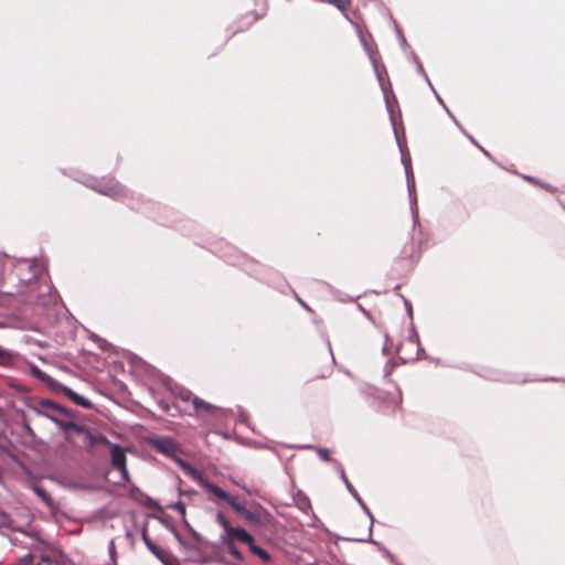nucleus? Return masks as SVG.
<instances>
[{
  "instance_id": "nucleus-34",
  "label": "nucleus",
  "mask_w": 565,
  "mask_h": 565,
  "mask_svg": "<svg viewBox=\"0 0 565 565\" xmlns=\"http://www.w3.org/2000/svg\"><path fill=\"white\" fill-rule=\"evenodd\" d=\"M342 15L351 23L355 31L356 26H362L360 24V21H362V17L359 12L350 13L349 9H347V13Z\"/></svg>"
},
{
  "instance_id": "nucleus-62",
  "label": "nucleus",
  "mask_w": 565,
  "mask_h": 565,
  "mask_svg": "<svg viewBox=\"0 0 565 565\" xmlns=\"http://www.w3.org/2000/svg\"><path fill=\"white\" fill-rule=\"evenodd\" d=\"M21 565H40V564H33V558L31 555L25 556L21 559Z\"/></svg>"
},
{
  "instance_id": "nucleus-26",
  "label": "nucleus",
  "mask_w": 565,
  "mask_h": 565,
  "mask_svg": "<svg viewBox=\"0 0 565 565\" xmlns=\"http://www.w3.org/2000/svg\"><path fill=\"white\" fill-rule=\"evenodd\" d=\"M334 468L340 477V479L342 480V482L344 483L349 494H359V492L356 491V489L354 488V486L351 483V481L348 479L347 475H345V470L343 468V466L339 462V461H334Z\"/></svg>"
},
{
  "instance_id": "nucleus-57",
  "label": "nucleus",
  "mask_w": 565,
  "mask_h": 565,
  "mask_svg": "<svg viewBox=\"0 0 565 565\" xmlns=\"http://www.w3.org/2000/svg\"><path fill=\"white\" fill-rule=\"evenodd\" d=\"M113 367L117 372H124L125 371V363L121 360H115V361H113Z\"/></svg>"
},
{
  "instance_id": "nucleus-10",
  "label": "nucleus",
  "mask_w": 565,
  "mask_h": 565,
  "mask_svg": "<svg viewBox=\"0 0 565 565\" xmlns=\"http://www.w3.org/2000/svg\"><path fill=\"white\" fill-rule=\"evenodd\" d=\"M146 441L151 446L158 454L164 456L175 463L178 458H181L178 454L180 451L179 444L173 437L168 435H150L146 438Z\"/></svg>"
},
{
  "instance_id": "nucleus-64",
  "label": "nucleus",
  "mask_w": 565,
  "mask_h": 565,
  "mask_svg": "<svg viewBox=\"0 0 565 565\" xmlns=\"http://www.w3.org/2000/svg\"><path fill=\"white\" fill-rule=\"evenodd\" d=\"M295 297L302 308H305L307 311H311V308L296 292Z\"/></svg>"
},
{
  "instance_id": "nucleus-46",
  "label": "nucleus",
  "mask_w": 565,
  "mask_h": 565,
  "mask_svg": "<svg viewBox=\"0 0 565 565\" xmlns=\"http://www.w3.org/2000/svg\"><path fill=\"white\" fill-rule=\"evenodd\" d=\"M64 404L62 403H58L52 398H47V407H52L53 408V413L55 414H61L62 413V409L64 408Z\"/></svg>"
},
{
  "instance_id": "nucleus-42",
  "label": "nucleus",
  "mask_w": 565,
  "mask_h": 565,
  "mask_svg": "<svg viewBox=\"0 0 565 565\" xmlns=\"http://www.w3.org/2000/svg\"><path fill=\"white\" fill-rule=\"evenodd\" d=\"M178 479V483H177V494H200L195 489L193 488H186V489H183L181 483H182V480L180 479V477H177Z\"/></svg>"
},
{
  "instance_id": "nucleus-15",
  "label": "nucleus",
  "mask_w": 565,
  "mask_h": 565,
  "mask_svg": "<svg viewBox=\"0 0 565 565\" xmlns=\"http://www.w3.org/2000/svg\"><path fill=\"white\" fill-rule=\"evenodd\" d=\"M25 365L28 369V374L35 380L36 382L41 383L45 387H47L50 391L55 392L57 386L60 385V381L43 371L39 365H36L34 362L26 360Z\"/></svg>"
},
{
  "instance_id": "nucleus-30",
  "label": "nucleus",
  "mask_w": 565,
  "mask_h": 565,
  "mask_svg": "<svg viewBox=\"0 0 565 565\" xmlns=\"http://www.w3.org/2000/svg\"><path fill=\"white\" fill-rule=\"evenodd\" d=\"M60 171L64 175H67V177L72 178L73 180H75V181H77L78 183H82V184H84V180L82 179V177H92L90 174L82 172L79 170L67 171L66 169L61 168Z\"/></svg>"
},
{
  "instance_id": "nucleus-18",
  "label": "nucleus",
  "mask_w": 565,
  "mask_h": 565,
  "mask_svg": "<svg viewBox=\"0 0 565 565\" xmlns=\"http://www.w3.org/2000/svg\"><path fill=\"white\" fill-rule=\"evenodd\" d=\"M124 513V509L118 500H111L104 508L95 511V518L102 521L111 520Z\"/></svg>"
},
{
  "instance_id": "nucleus-31",
  "label": "nucleus",
  "mask_w": 565,
  "mask_h": 565,
  "mask_svg": "<svg viewBox=\"0 0 565 565\" xmlns=\"http://www.w3.org/2000/svg\"><path fill=\"white\" fill-rule=\"evenodd\" d=\"M324 2L335 7L342 14L347 13V9L351 6V0H324Z\"/></svg>"
},
{
  "instance_id": "nucleus-41",
  "label": "nucleus",
  "mask_w": 565,
  "mask_h": 565,
  "mask_svg": "<svg viewBox=\"0 0 565 565\" xmlns=\"http://www.w3.org/2000/svg\"><path fill=\"white\" fill-rule=\"evenodd\" d=\"M376 8L379 9V11L384 15L391 22H393L394 17L391 12V10L385 6V3L380 0V2L375 3Z\"/></svg>"
},
{
  "instance_id": "nucleus-45",
  "label": "nucleus",
  "mask_w": 565,
  "mask_h": 565,
  "mask_svg": "<svg viewBox=\"0 0 565 565\" xmlns=\"http://www.w3.org/2000/svg\"><path fill=\"white\" fill-rule=\"evenodd\" d=\"M38 397L34 396V395H23L20 401L22 402V404L31 409V407H33L34 403L36 402Z\"/></svg>"
},
{
  "instance_id": "nucleus-22",
  "label": "nucleus",
  "mask_w": 565,
  "mask_h": 565,
  "mask_svg": "<svg viewBox=\"0 0 565 565\" xmlns=\"http://www.w3.org/2000/svg\"><path fill=\"white\" fill-rule=\"evenodd\" d=\"M95 337H96V344L100 351L108 352L110 354H117V355L121 354L122 358H125L128 361L127 353L130 352L129 350L116 347L115 344H113L111 342H109L108 340H106L105 338H103L100 335H95Z\"/></svg>"
},
{
  "instance_id": "nucleus-17",
  "label": "nucleus",
  "mask_w": 565,
  "mask_h": 565,
  "mask_svg": "<svg viewBox=\"0 0 565 565\" xmlns=\"http://www.w3.org/2000/svg\"><path fill=\"white\" fill-rule=\"evenodd\" d=\"M146 388L150 396L156 401L162 413L170 415L172 417L178 416L181 414L182 408L179 402L172 401L169 402L162 397L159 396V393L156 388H153L151 385H146Z\"/></svg>"
},
{
  "instance_id": "nucleus-23",
  "label": "nucleus",
  "mask_w": 565,
  "mask_h": 565,
  "mask_svg": "<svg viewBox=\"0 0 565 565\" xmlns=\"http://www.w3.org/2000/svg\"><path fill=\"white\" fill-rule=\"evenodd\" d=\"M15 451L17 448L12 441L0 434V459H10L13 462H18Z\"/></svg>"
},
{
  "instance_id": "nucleus-38",
  "label": "nucleus",
  "mask_w": 565,
  "mask_h": 565,
  "mask_svg": "<svg viewBox=\"0 0 565 565\" xmlns=\"http://www.w3.org/2000/svg\"><path fill=\"white\" fill-rule=\"evenodd\" d=\"M141 504L149 509V510H156V511H161V508L160 505L158 504V502L156 500H153L151 497H141Z\"/></svg>"
},
{
  "instance_id": "nucleus-52",
  "label": "nucleus",
  "mask_w": 565,
  "mask_h": 565,
  "mask_svg": "<svg viewBox=\"0 0 565 565\" xmlns=\"http://www.w3.org/2000/svg\"><path fill=\"white\" fill-rule=\"evenodd\" d=\"M408 61L415 64L416 68L418 67V63H422L418 55L411 49L408 52Z\"/></svg>"
},
{
  "instance_id": "nucleus-63",
  "label": "nucleus",
  "mask_w": 565,
  "mask_h": 565,
  "mask_svg": "<svg viewBox=\"0 0 565 565\" xmlns=\"http://www.w3.org/2000/svg\"><path fill=\"white\" fill-rule=\"evenodd\" d=\"M445 111L449 116V118L454 121L456 126H459V120L456 118V116L452 114V111L449 108H446Z\"/></svg>"
},
{
  "instance_id": "nucleus-50",
  "label": "nucleus",
  "mask_w": 565,
  "mask_h": 565,
  "mask_svg": "<svg viewBox=\"0 0 565 565\" xmlns=\"http://www.w3.org/2000/svg\"><path fill=\"white\" fill-rule=\"evenodd\" d=\"M173 510H175L182 519L185 516V507L181 502H177L175 504L171 505Z\"/></svg>"
},
{
  "instance_id": "nucleus-11",
  "label": "nucleus",
  "mask_w": 565,
  "mask_h": 565,
  "mask_svg": "<svg viewBox=\"0 0 565 565\" xmlns=\"http://www.w3.org/2000/svg\"><path fill=\"white\" fill-rule=\"evenodd\" d=\"M111 447L110 461L114 469L118 470L122 481L129 479V471L127 468V452L124 446L118 443L108 444Z\"/></svg>"
},
{
  "instance_id": "nucleus-25",
  "label": "nucleus",
  "mask_w": 565,
  "mask_h": 565,
  "mask_svg": "<svg viewBox=\"0 0 565 565\" xmlns=\"http://www.w3.org/2000/svg\"><path fill=\"white\" fill-rule=\"evenodd\" d=\"M300 448L316 449L318 457L324 462H332L334 465L335 459L332 458V450L328 447H316L313 445H303Z\"/></svg>"
},
{
  "instance_id": "nucleus-47",
  "label": "nucleus",
  "mask_w": 565,
  "mask_h": 565,
  "mask_svg": "<svg viewBox=\"0 0 565 565\" xmlns=\"http://www.w3.org/2000/svg\"><path fill=\"white\" fill-rule=\"evenodd\" d=\"M64 404L62 403H58L52 398H47V407H52L53 408V413L55 414H61L62 413V409L64 408Z\"/></svg>"
},
{
  "instance_id": "nucleus-19",
  "label": "nucleus",
  "mask_w": 565,
  "mask_h": 565,
  "mask_svg": "<svg viewBox=\"0 0 565 565\" xmlns=\"http://www.w3.org/2000/svg\"><path fill=\"white\" fill-rule=\"evenodd\" d=\"M17 414L21 415V436H20V443L24 446H29L33 444L36 440V434L31 427L30 420L26 417L23 409H18Z\"/></svg>"
},
{
  "instance_id": "nucleus-43",
  "label": "nucleus",
  "mask_w": 565,
  "mask_h": 565,
  "mask_svg": "<svg viewBox=\"0 0 565 565\" xmlns=\"http://www.w3.org/2000/svg\"><path fill=\"white\" fill-rule=\"evenodd\" d=\"M416 72L419 76H422L424 78V81L426 82V84L428 85L430 90H434V85H433L431 81L429 79L422 63H418V67L416 68Z\"/></svg>"
},
{
  "instance_id": "nucleus-21",
  "label": "nucleus",
  "mask_w": 565,
  "mask_h": 565,
  "mask_svg": "<svg viewBox=\"0 0 565 565\" xmlns=\"http://www.w3.org/2000/svg\"><path fill=\"white\" fill-rule=\"evenodd\" d=\"M40 499L56 521H60L61 518H71L70 513L62 509L61 503L56 502L53 497H40Z\"/></svg>"
},
{
  "instance_id": "nucleus-7",
  "label": "nucleus",
  "mask_w": 565,
  "mask_h": 565,
  "mask_svg": "<svg viewBox=\"0 0 565 565\" xmlns=\"http://www.w3.org/2000/svg\"><path fill=\"white\" fill-rule=\"evenodd\" d=\"M397 391V396H394L392 393L387 391H383L376 387H372V397L373 401L371 403V407L383 415H394L397 409L402 406V390L398 385H395Z\"/></svg>"
},
{
  "instance_id": "nucleus-49",
  "label": "nucleus",
  "mask_w": 565,
  "mask_h": 565,
  "mask_svg": "<svg viewBox=\"0 0 565 565\" xmlns=\"http://www.w3.org/2000/svg\"><path fill=\"white\" fill-rule=\"evenodd\" d=\"M521 178L523 180H525L526 182H529L530 184L535 185V186H539L540 182H541V179H539L534 175H531V174H521Z\"/></svg>"
},
{
  "instance_id": "nucleus-55",
  "label": "nucleus",
  "mask_w": 565,
  "mask_h": 565,
  "mask_svg": "<svg viewBox=\"0 0 565 565\" xmlns=\"http://www.w3.org/2000/svg\"><path fill=\"white\" fill-rule=\"evenodd\" d=\"M321 335H322V338L324 339V341L327 343L328 351H329V353L331 355V359H332L333 363H335V358L333 355V351H332V348H331V343H330L329 337L324 332H322Z\"/></svg>"
},
{
  "instance_id": "nucleus-32",
  "label": "nucleus",
  "mask_w": 565,
  "mask_h": 565,
  "mask_svg": "<svg viewBox=\"0 0 565 565\" xmlns=\"http://www.w3.org/2000/svg\"><path fill=\"white\" fill-rule=\"evenodd\" d=\"M237 412H238L237 422L246 425L253 433H256L255 428L250 425V423L248 420L247 411L245 408H243L242 406H237Z\"/></svg>"
},
{
  "instance_id": "nucleus-58",
  "label": "nucleus",
  "mask_w": 565,
  "mask_h": 565,
  "mask_svg": "<svg viewBox=\"0 0 565 565\" xmlns=\"http://www.w3.org/2000/svg\"><path fill=\"white\" fill-rule=\"evenodd\" d=\"M4 275H6V264L3 260H0V287L4 285Z\"/></svg>"
},
{
  "instance_id": "nucleus-1",
  "label": "nucleus",
  "mask_w": 565,
  "mask_h": 565,
  "mask_svg": "<svg viewBox=\"0 0 565 565\" xmlns=\"http://www.w3.org/2000/svg\"><path fill=\"white\" fill-rule=\"evenodd\" d=\"M384 103L385 108L388 113L396 145L399 150L401 162L404 167V172L406 177V188L409 200V210L412 214L414 231L411 242L405 244V246L402 248L398 258L408 259L414 264L420 257L422 247L427 244V238L424 236L423 226L419 220L416 181L412 166L411 152L406 143V131L402 121V110L399 108L398 100L395 94H392V98H386Z\"/></svg>"
},
{
  "instance_id": "nucleus-60",
  "label": "nucleus",
  "mask_w": 565,
  "mask_h": 565,
  "mask_svg": "<svg viewBox=\"0 0 565 565\" xmlns=\"http://www.w3.org/2000/svg\"><path fill=\"white\" fill-rule=\"evenodd\" d=\"M33 494L39 495V494H50V493L41 486L34 484L33 486Z\"/></svg>"
},
{
  "instance_id": "nucleus-39",
  "label": "nucleus",
  "mask_w": 565,
  "mask_h": 565,
  "mask_svg": "<svg viewBox=\"0 0 565 565\" xmlns=\"http://www.w3.org/2000/svg\"><path fill=\"white\" fill-rule=\"evenodd\" d=\"M407 341L411 343H418L419 341V334L417 332L414 321H411L409 323Z\"/></svg>"
},
{
  "instance_id": "nucleus-4",
  "label": "nucleus",
  "mask_w": 565,
  "mask_h": 565,
  "mask_svg": "<svg viewBox=\"0 0 565 565\" xmlns=\"http://www.w3.org/2000/svg\"><path fill=\"white\" fill-rule=\"evenodd\" d=\"M216 520L224 529V534L220 540L222 546H224L237 562H243L244 557L237 548L236 542H241L243 544L250 543L252 535L244 529L232 526L222 513L217 514Z\"/></svg>"
},
{
  "instance_id": "nucleus-40",
  "label": "nucleus",
  "mask_w": 565,
  "mask_h": 565,
  "mask_svg": "<svg viewBox=\"0 0 565 565\" xmlns=\"http://www.w3.org/2000/svg\"><path fill=\"white\" fill-rule=\"evenodd\" d=\"M60 415H63L64 417H66L67 418L66 420H73V422H75V419H77L79 416V414L75 409L67 407L66 405L64 406V408L62 409V413Z\"/></svg>"
},
{
  "instance_id": "nucleus-48",
  "label": "nucleus",
  "mask_w": 565,
  "mask_h": 565,
  "mask_svg": "<svg viewBox=\"0 0 565 565\" xmlns=\"http://www.w3.org/2000/svg\"><path fill=\"white\" fill-rule=\"evenodd\" d=\"M49 295H50L51 301L54 305H56L58 301H62L58 290L53 285L50 286Z\"/></svg>"
},
{
  "instance_id": "nucleus-20",
  "label": "nucleus",
  "mask_w": 565,
  "mask_h": 565,
  "mask_svg": "<svg viewBox=\"0 0 565 565\" xmlns=\"http://www.w3.org/2000/svg\"><path fill=\"white\" fill-rule=\"evenodd\" d=\"M46 408H47V398H41V399L38 398L36 402L34 403L33 407H31V411L34 412L38 416L44 417V418L51 420L52 423H54L55 426L57 427L58 431H61L66 420H63L61 417H53V416L46 414V412H45Z\"/></svg>"
},
{
  "instance_id": "nucleus-12",
  "label": "nucleus",
  "mask_w": 565,
  "mask_h": 565,
  "mask_svg": "<svg viewBox=\"0 0 565 565\" xmlns=\"http://www.w3.org/2000/svg\"><path fill=\"white\" fill-rule=\"evenodd\" d=\"M262 17L263 15L259 14L257 11H250L242 15L238 20L234 21L226 28L227 36L223 45H225L237 33L248 30L256 21L262 19Z\"/></svg>"
},
{
  "instance_id": "nucleus-2",
  "label": "nucleus",
  "mask_w": 565,
  "mask_h": 565,
  "mask_svg": "<svg viewBox=\"0 0 565 565\" xmlns=\"http://www.w3.org/2000/svg\"><path fill=\"white\" fill-rule=\"evenodd\" d=\"M128 363L130 365V373L139 376L148 377L151 381L159 383L166 391H168L175 399L183 403L191 402L193 411L199 415H207L215 419L220 425H226L228 419H232L234 412L232 408H224L216 406L205 399L193 395V393L178 384L173 379L159 369L148 363L141 356L134 352H128Z\"/></svg>"
},
{
  "instance_id": "nucleus-16",
  "label": "nucleus",
  "mask_w": 565,
  "mask_h": 565,
  "mask_svg": "<svg viewBox=\"0 0 565 565\" xmlns=\"http://www.w3.org/2000/svg\"><path fill=\"white\" fill-rule=\"evenodd\" d=\"M54 393L63 395L65 398H67L75 405L81 406L84 409L90 411L94 408V403L89 398L77 393L72 387L63 384L62 382L60 383Z\"/></svg>"
},
{
  "instance_id": "nucleus-9",
  "label": "nucleus",
  "mask_w": 565,
  "mask_h": 565,
  "mask_svg": "<svg viewBox=\"0 0 565 565\" xmlns=\"http://www.w3.org/2000/svg\"><path fill=\"white\" fill-rule=\"evenodd\" d=\"M227 499L232 508L249 524L258 525L268 521V512L258 504H246L238 501L239 497H222Z\"/></svg>"
},
{
  "instance_id": "nucleus-53",
  "label": "nucleus",
  "mask_w": 565,
  "mask_h": 565,
  "mask_svg": "<svg viewBox=\"0 0 565 565\" xmlns=\"http://www.w3.org/2000/svg\"><path fill=\"white\" fill-rule=\"evenodd\" d=\"M356 306H358L359 311H360V312H362V313H363V316H364L367 320H370V321L374 322L373 317H372L371 312H370L367 309H365L361 303H358Z\"/></svg>"
},
{
  "instance_id": "nucleus-36",
  "label": "nucleus",
  "mask_w": 565,
  "mask_h": 565,
  "mask_svg": "<svg viewBox=\"0 0 565 565\" xmlns=\"http://www.w3.org/2000/svg\"><path fill=\"white\" fill-rule=\"evenodd\" d=\"M467 138L469 139V141L476 147L478 148L482 153L483 156H486L489 160H491L492 162L494 163H498L494 159V157L486 149L483 148L476 139L472 135L470 134H467Z\"/></svg>"
},
{
  "instance_id": "nucleus-5",
  "label": "nucleus",
  "mask_w": 565,
  "mask_h": 565,
  "mask_svg": "<svg viewBox=\"0 0 565 565\" xmlns=\"http://www.w3.org/2000/svg\"><path fill=\"white\" fill-rule=\"evenodd\" d=\"M175 465L182 470L184 476H186L192 482L205 491V494H232L230 491L224 490L222 487L213 483L209 476L191 461L184 458H178L175 460Z\"/></svg>"
},
{
  "instance_id": "nucleus-29",
  "label": "nucleus",
  "mask_w": 565,
  "mask_h": 565,
  "mask_svg": "<svg viewBox=\"0 0 565 565\" xmlns=\"http://www.w3.org/2000/svg\"><path fill=\"white\" fill-rule=\"evenodd\" d=\"M392 24H393V28H394L395 34L397 36L398 44H399L401 49L403 51L409 50L411 46H409V44H408L404 33H403V30L397 24L396 20H393Z\"/></svg>"
},
{
  "instance_id": "nucleus-3",
  "label": "nucleus",
  "mask_w": 565,
  "mask_h": 565,
  "mask_svg": "<svg viewBox=\"0 0 565 565\" xmlns=\"http://www.w3.org/2000/svg\"><path fill=\"white\" fill-rule=\"evenodd\" d=\"M355 33L356 36L359 38L360 44L363 47V51L365 52L370 60V63L372 64L373 72L383 93L384 100H386V98L391 99L392 94H394L393 86L384 63L381 61L380 56H376L377 45L373 39V35L367 30H364L362 26H356Z\"/></svg>"
},
{
  "instance_id": "nucleus-59",
  "label": "nucleus",
  "mask_w": 565,
  "mask_h": 565,
  "mask_svg": "<svg viewBox=\"0 0 565 565\" xmlns=\"http://www.w3.org/2000/svg\"><path fill=\"white\" fill-rule=\"evenodd\" d=\"M434 93V96L437 100V103L444 108H448V106L446 105L445 100L443 99V97L438 94V92L434 88V90H431Z\"/></svg>"
},
{
  "instance_id": "nucleus-33",
  "label": "nucleus",
  "mask_w": 565,
  "mask_h": 565,
  "mask_svg": "<svg viewBox=\"0 0 565 565\" xmlns=\"http://www.w3.org/2000/svg\"><path fill=\"white\" fill-rule=\"evenodd\" d=\"M342 15L351 23L355 31L356 26H362L360 24V21H362V17L359 12L350 13L349 9H347V13Z\"/></svg>"
},
{
  "instance_id": "nucleus-54",
  "label": "nucleus",
  "mask_w": 565,
  "mask_h": 565,
  "mask_svg": "<svg viewBox=\"0 0 565 565\" xmlns=\"http://www.w3.org/2000/svg\"><path fill=\"white\" fill-rule=\"evenodd\" d=\"M505 381L510 382V383H525L529 380L527 379H520V375L513 374V375H509V379H507Z\"/></svg>"
},
{
  "instance_id": "nucleus-35",
  "label": "nucleus",
  "mask_w": 565,
  "mask_h": 565,
  "mask_svg": "<svg viewBox=\"0 0 565 565\" xmlns=\"http://www.w3.org/2000/svg\"><path fill=\"white\" fill-rule=\"evenodd\" d=\"M342 15L351 23L355 31L356 26H362L360 24V21H362V17L359 12L350 13L349 9H347V13Z\"/></svg>"
},
{
  "instance_id": "nucleus-51",
  "label": "nucleus",
  "mask_w": 565,
  "mask_h": 565,
  "mask_svg": "<svg viewBox=\"0 0 565 565\" xmlns=\"http://www.w3.org/2000/svg\"><path fill=\"white\" fill-rule=\"evenodd\" d=\"M539 188H541L550 193H555L557 191V189L554 185H552L543 180H541Z\"/></svg>"
},
{
  "instance_id": "nucleus-56",
  "label": "nucleus",
  "mask_w": 565,
  "mask_h": 565,
  "mask_svg": "<svg viewBox=\"0 0 565 565\" xmlns=\"http://www.w3.org/2000/svg\"><path fill=\"white\" fill-rule=\"evenodd\" d=\"M388 341H390V335L387 332H384V345L382 348V354L385 356L390 354V351L387 348Z\"/></svg>"
},
{
  "instance_id": "nucleus-14",
  "label": "nucleus",
  "mask_w": 565,
  "mask_h": 565,
  "mask_svg": "<svg viewBox=\"0 0 565 565\" xmlns=\"http://www.w3.org/2000/svg\"><path fill=\"white\" fill-rule=\"evenodd\" d=\"M25 365L28 369V374L35 380L36 382L41 383L45 387H47L50 391L55 392L57 386L60 385V381L43 371L39 365H36L34 362L26 360Z\"/></svg>"
},
{
  "instance_id": "nucleus-61",
  "label": "nucleus",
  "mask_w": 565,
  "mask_h": 565,
  "mask_svg": "<svg viewBox=\"0 0 565 565\" xmlns=\"http://www.w3.org/2000/svg\"><path fill=\"white\" fill-rule=\"evenodd\" d=\"M142 537H143V540H145V542H146L147 546H148V547H149L153 553H157V552H156V546H154V544H152V543L150 542V540L148 539V536H147V534H146L145 532H143V534H142Z\"/></svg>"
},
{
  "instance_id": "nucleus-13",
  "label": "nucleus",
  "mask_w": 565,
  "mask_h": 565,
  "mask_svg": "<svg viewBox=\"0 0 565 565\" xmlns=\"http://www.w3.org/2000/svg\"><path fill=\"white\" fill-rule=\"evenodd\" d=\"M25 365L28 369V374L35 380L36 382L41 383L45 387H47L50 391L55 392L57 386L60 385V381L43 371L39 365H36L34 362L26 360Z\"/></svg>"
},
{
  "instance_id": "nucleus-28",
  "label": "nucleus",
  "mask_w": 565,
  "mask_h": 565,
  "mask_svg": "<svg viewBox=\"0 0 565 565\" xmlns=\"http://www.w3.org/2000/svg\"><path fill=\"white\" fill-rule=\"evenodd\" d=\"M408 363V359L406 358H403V356H399L398 358V361H394L393 359H388L384 365V379H387L388 376H391V374L393 373V371L395 370V367L397 365H403V364H406Z\"/></svg>"
},
{
  "instance_id": "nucleus-6",
  "label": "nucleus",
  "mask_w": 565,
  "mask_h": 565,
  "mask_svg": "<svg viewBox=\"0 0 565 565\" xmlns=\"http://www.w3.org/2000/svg\"><path fill=\"white\" fill-rule=\"evenodd\" d=\"M84 185L94 190L95 192L111 198L114 200H126L128 199V190L124 184L117 181L114 177L96 178L82 177Z\"/></svg>"
},
{
  "instance_id": "nucleus-27",
  "label": "nucleus",
  "mask_w": 565,
  "mask_h": 565,
  "mask_svg": "<svg viewBox=\"0 0 565 565\" xmlns=\"http://www.w3.org/2000/svg\"><path fill=\"white\" fill-rule=\"evenodd\" d=\"M246 545L248 546V550L255 556H257L259 559H262L263 563H267L270 561V555L268 554V552L265 551L264 548H262L260 546L256 545L253 537H252V542L246 543Z\"/></svg>"
},
{
  "instance_id": "nucleus-44",
  "label": "nucleus",
  "mask_w": 565,
  "mask_h": 565,
  "mask_svg": "<svg viewBox=\"0 0 565 565\" xmlns=\"http://www.w3.org/2000/svg\"><path fill=\"white\" fill-rule=\"evenodd\" d=\"M402 298H403V303H404L407 317L409 318L411 321H414V311H413L412 301L404 296H402Z\"/></svg>"
},
{
  "instance_id": "nucleus-24",
  "label": "nucleus",
  "mask_w": 565,
  "mask_h": 565,
  "mask_svg": "<svg viewBox=\"0 0 565 565\" xmlns=\"http://www.w3.org/2000/svg\"><path fill=\"white\" fill-rule=\"evenodd\" d=\"M20 262L26 263L30 262L29 269L32 271V276L28 279H20L24 286H26L31 281H38L40 279V275L42 274L43 268H36V257L32 258H21Z\"/></svg>"
},
{
  "instance_id": "nucleus-8",
  "label": "nucleus",
  "mask_w": 565,
  "mask_h": 565,
  "mask_svg": "<svg viewBox=\"0 0 565 565\" xmlns=\"http://www.w3.org/2000/svg\"><path fill=\"white\" fill-rule=\"evenodd\" d=\"M65 436L73 433L76 436L84 438V448L86 451H92L96 445L110 444L109 438L104 433H94L92 429L83 424H77L73 420H66L62 430L60 431Z\"/></svg>"
},
{
  "instance_id": "nucleus-37",
  "label": "nucleus",
  "mask_w": 565,
  "mask_h": 565,
  "mask_svg": "<svg viewBox=\"0 0 565 565\" xmlns=\"http://www.w3.org/2000/svg\"><path fill=\"white\" fill-rule=\"evenodd\" d=\"M14 356V352L10 349H7L0 344V362L9 363L12 361Z\"/></svg>"
}]
</instances>
